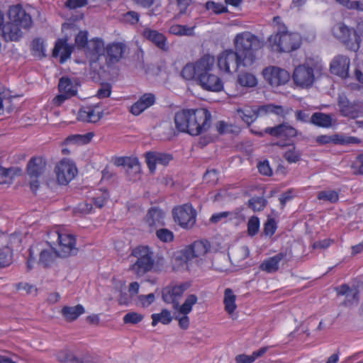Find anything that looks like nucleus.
<instances>
[{"label":"nucleus","instance_id":"nucleus-8","mask_svg":"<svg viewBox=\"0 0 363 363\" xmlns=\"http://www.w3.org/2000/svg\"><path fill=\"white\" fill-rule=\"evenodd\" d=\"M215 62V57L211 55H204L196 62H189L182 69L181 76L186 80L195 79L198 82L200 74Z\"/></svg>","mask_w":363,"mask_h":363},{"label":"nucleus","instance_id":"nucleus-63","mask_svg":"<svg viewBox=\"0 0 363 363\" xmlns=\"http://www.w3.org/2000/svg\"><path fill=\"white\" fill-rule=\"evenodd\" d=\"M179 14L183 15L187 13L188 8L191 5L192 0H175Z\"/></svg>","mask_w":363,"mask_h":363},{"label":"nucleus","instance_id":"nucleus-10","mask_svg":"<svg viewBox=\"0 0 363 363\" xmlns=\"http://www.w3.org/2000/svg\"><path fill=\"white\" fill-rule=\"evenodd\" d=\"M172 213L174 221L182 228H191L196 223V211L189 203L175 207Z\"/></svg>","mask_w":363,"mask_h":363},{"label":"nucleus","instance_id":"nucleus-21","mask_svg":"<svg viewBox=\"0 0 363 363\" xmlns=\"http://www.w3.org/2000/svg\"><path fill=\"white\" fill-rule=\"evenodd\" d=\"M193 109H183L176 113L174 116V123L176 128L183 133L194 135L191 133V127L194 123L193 118Z\"/></svg>","mask_w":363,"mask_h":363},{"label":"nucleus","instance_id":"nucleus-25","mask_svg":"<svg viewBox=\"0 0 363 363\" xmlns=\"http://www.w3.org/2000/svg\"><path fill=\"white\" fill-rule=\"evenodd\" d=\"M337 105L342 116L355 118L359 116L360 107L358 104L351 102L345 96H339Z\"/></svg>","mask_w":363,"mask_h":363},{"label":"nucleus","instance_id":"nucleus-1","mask_svg":"<svg viewBox=\"0 0 363 363\" xmlns=\"http://www.w3.org/2000/svg\"><path fill=\"white\" fill-rule=\"evenodd\" d=\"M8 16L9 21L1 27V36L7 42L18 41L23 35L22 29L31 26V16L20 5L11 6Z\"/></svg>","mask_w":363,"mask_h":363},{"label":"nucleus","instance_id":"nucleus-4","mask_svg":"<svg viewBox=\"0 0 363 363\" xmlns=\"http://www.w3.org/2000/svg\"><path fill=\"white\" fill-rule=\"evenodd\" d=\"M268 41L272 48L279 52H289L297 50L301 44V38L297 33H290L284 25L279 26L277 32L271 35Z\"/></svg>","mask_w":363,"mask_h":363},{"label":"nucleus","instance_id":"nucleus-58","mask_svg":"<svg viewBox=\"0 0 363 363\" xmlns=\"http://www.w3.org/2000/svg\"><path fill=\"white\" fill-rule=\"evenodd\" d=\"M351 167L353 169L354 174L363 175V154L356 157Z\"/></svg>","mask_w":363,"mask_h":363},{"label":"nucleus","instance_id":"nucleus-60","mask_svg":"<svg viewBox=\"0 0 363 363\" xmlns=\"http://www.w3.org/2000/svg\"><path fill=\"white\" fill-rule=\"evenodd\" d=\"M155 296L153 293L147 295H140L138 296V302L137 304H140L143 307H147L155 301Z\"/></svg>","mask_w":363,"mask_h":363},{"label":"nucleus","instance_id":"nucleus-37","mask_svg":"<svg viewBox=\"0 0 363 363\" xmlns=\"http://www.w3.org/2000/svg\"><path fill=\"white\" fill-rule=\"evenodd\" d=\"M269 347H263L257 351L252 352L251 355H247L245 354H238L235 357V360L236 363H252L256 359L262 357L265 354Z\"/></svg>","mask_w":363,"mask_h":363},{"label":"nucleus","instance_id":"nucleus-26","mask_svg":"<svg viewBox=\"0 0 363 363\" xmlns=\"http://www.w3.org/2000/svg\"><path fill=\"white\" fill-rule=\"evenodd\" d=\"M350 62V59L346 56L338 55L335 57L330 64L331 73L343 79L347 78L349 75Z\"/></svg>","mask_w":363,"mask_h":363},{"label":"nucleus","instance_id":"nucleus-3","mask_svg":"<svg viewBox=\"0 0 363 363\" xmlns=\"http://www.w3.org/2000/svg\"><path fill=\"white\" fill-rule=\"evenodd\" d=\"M234 50L245 61V65L251 66L256 60L255 52L264 45V43L257 36L250 32L238 33L233 40Z\"/></svg>","mask_w":363,"mask_h":363},{"label":"nucleus","instance_id":"nucleus-50","mask_svg":"<svg viewBox=\"0 0 363 363\" xmlns=\"http://www.w3.org/2000/svg\"><path fill=\"white\" fill-rule=\"evenodd\" d=\"M143 318L144 315L143 314L132 311L127 313L123 316V320L125 324L135 325L141 322Z\"/></svg>","mask_w":363,"mask_h":363},{"label":"nucleus","instance_id":"nucleus-43","mask_svg":"<svg viewBox=\"0 0 363 363\" xmlns=\"http://www.w3.org/2000/svg\"><path fill=\"white\" fill-rule=\"evenodd\" d=\"M17 172H20V169L15 168H4L0 167V184H9L11 182L13 177L14 174L17 173Z\"/></svg>","mask_w":363,"mask_h":363},{"label":"nucleus","instance_id":"nucleus-16","mask_svg":"<svg viewBox=\"0 0 363 363\" xmlns=\"http://www.w3.org/2000/svg\"><path fill=\"white\" fill-rule=\"evenodd\" d=\"M77 169L69 160H62L55 167L57 180L60 184L66 185L74 179Z\"/></svg>","mask_w":363,"mask_h":363},{"label":"nucleus","instance_id":"nucleus-17","mask_svg":"<svg viewBox=\"0 0 363 363\" xmlns=\"http://www.w3.org/2000/svg\"><path fill=\"white\" fill-rule=\"evenodd\" d=\"M264 79L272 86L285 84L290 79L289 72L277 67H269L262 72Z\"/></svg>","mask_w":363,"mask_h":363},{"label":"nucleus","instance_id":"nucleus-14","mask_svg":"<svg viewBox=\"0 0 363 363\" xmlns=\"http://www.w3.org/2000/svg\"><path fill=\"white\" fill-rule=\"evenodd\" d=\"M211 249V244L208 240H201L194 242L185 247L182 254L186 262L194 259L202 258Z\"/></svg>","mask_w":363,"mask_h":363},{"label":"nucleus","instance_id":"nucleus-28","mask_svg":"<svg viewBox=\"0 0 363 363\" xmlns=\"http://www.w3.org/2000/svg\"><path fill=\"white\" fill-rule=\"evenodd\" d=\"M262 113L260 106H244L238 108L236 116L240 118L248 125L253 123Z\"/></svg>","mask_w":363,"mask_h":363},{"label":"nucleus","instance_id":"nucleus-55","mask_svg":"<svg viewBox=\"0 0 363 363\" xmlns=\"http://www.w3.org/2000/svg\"><path fill=\"white\" fill-rule=\"evenodd\" d=\"M32 50L34 55L39 57H43L45 55L43 42L40 39L37 38L33 40Z\"/></svg>","mask_w":363,"mask_h":363},{"label":"nucleus","instance_id":"nucleus-57","mask_svg":"<svg viewBox=\"0 0 363 363\" xmlns=\"http://www.w3.org/2000/svg\"><path fill=\"white\" fill-rule=\"evenodd\" d=\"M336 291L337 295L339 296H346V297L349 296V294L352 295L353 298H356L358 295V291L357 289H351L348 285L342 284L339 287H337Z\"/></svg>","mask_w":363,"mask_h":363},{"label":"nucleus","instance_id":"nucleus-53","mask_svg":"<svg viewBox=\"0 0 363 363\" xmlns=\"http://www.w3.org/2000/svg\"><path fill=\"white\" fill-rule=\"evenodd\" d=\"M134 66L136 69L145 68L144 52L141 48H138L133 54Z\"/></svg>","mask_w":363,"mask_h":363},{"label":"nucleus","instance_id":"nucleus-39","mask_svg":"<svg viewBox=\"0 0 363 363\" xmlns=\"http://www.w3.org/2000/svg\"><path fill=\"white\" fill-rule=\"evenodd\" d=\"M58 88L60 93H64L70 96H74L77 93V89L72 81L68 77H62L60 79Z\"/></svg>","mask_w":363,"mask_h":363},{"label":"nucleus","instance_id":"nucleus-45","mask_svg":"<svg viewBox=\"0 0 363 363\" xmlns=\"http://www.w3.org/2000/svg\"><path fill=\"white\" fill-rule=\"evenodd\" d=\"M261 110L262 113L265 114L267 113H273L278 116H284L289 113L291 109L285 110L281 106H275L273 104H268L265 106H261Z\"/></svg>","mask_w":363,"mask_h":363},{"label":"nucleus","instance_id":"nucleus-44","mask_svg":"<svg viewBox=\"0 0 363 363\" xmlns=\"http://www.w3.org/2000/svg\"><path fill=\"white\" fill-rule=\"evenodd\" d=\"M118 19L124 23L135 25L140 20V14L134 11H129L119 16Z\"/></svg>","mask_w":363,"mask_h":363},{"label":"nucleus","instance_id":"nucleus-33","mask_svg":"<svg viewBox=\"0 0 363 363\" xmlns=\"http://www.w3.org/2000/svg\"><path fill=\"white\" fill-rule=\"evenodd\" d=\"M85 312L84 308L81 304L74 306H64L62 308L61 313L64 318L69 322L74 321L79 315Z\"/></svg>","mask_w":363,"mask_h":363},{"label":"nucleus","instance_id":"nucleus-56","mask_svg":"<svg viewBox=\"0 0 363 363\" xmlns=\"http://www.w3.org/2000/svg\"><path fill=\"white\" fill-rule=\"evenodd\" d=\"M156 235L158 239L164 242H171L174 239L173 233L167 228L157 230Z\"/></svg>","mask_w":363,"mask_h":363},{"label":"nucleus","instance_id":"nucleus-49","mask_svg":"<svg viewBox=\"0 0 363 363\" xmlns=\"http://www.w3.org/2000/svg\"><path fill=\"white\" fill-rule=\"evenodd\" d=\"M267 201L264 197H252L248 201V206L254 211H260L264 209Z\"/></svg>","mask_w":363,"mask_h":363},{"label":"nucleus","instance_id":"nucleus-19","mask_svg":"<svg viewBox=\"0 0 363 363\" xmlns=\"http://www.w3.org/2000/svg\"><path fill=\"white\" fill-rule=\"evenodd\" d=\"M314 79L313 69L306 65L298 66L293 73V79L295 84L302 88L311 86Z\"/></svg>","mask_w":363,"mask_h":363},{"label":"nucleus","instance_id":"nucleus-61","mask_svg":"<svg viewBox=\"0 0 363 363\" xmlns=\"http://www.w3.org/2000/svg\"><path fill=\"white\" fill-rule=\"evenodd\" d=\"M111 84L109 83H102L97 91V96L100 99L108 97L111 94Z\"/></svg>","mask_w":363,"mask_h":363},{"label":"nucleus","instance_id":"nucleus-54","mask_svg":"<svg viewBox=\"0 0 363 363\" xmlns=\"http://www.w3.org/2000/svg\"><path fill=\"white\" fill-rule=\"evenodd\" d=\"M259 229V220L257 216L251 217L247 223V233L250 236L255 235Z\"/></svg>","mask_w":363,"mask_h":363},{"label":"nucleus","instance_id":"nucleus-15","mask_svg":"<svg viewBox=\"0 0 363 363\" xmlns=\"http://www.w3.org/2000/svg\"><path fill=\"white\" fill-rule=\"evenodd\" d=\"M189 286L188 283H183L166 286L162 290L163 301L167 303H172L175 310L179 308V300Z\"/></svg>","mask_w":363,"mask_h":363},{"label":"nucleus","instance_id":"nucleus-34","mask_svg":"<svg viewBox=\"0 0 363 363\" xmlns=\"http://www.w3.org/2000/svg\"><path fill=\"white\" fill-rule=\"evenodd\" d=\"M195 26L190 27L186 25L174 24L169 26L168 32L177 36L191 37L195 35Z\"/></svg>","mask_w":363,"mask_h":363},{"label":"nucleus","instance_id":"nucleus-9","mask_svg":"<svg viewBox=\"0 0 363 363\" xmlns=\"http://www.w3.org/2000/svg\"><path fill=\"white\" fill-rule=\"evenodd\" d=\"M333 35L344 43L351 50H358V37L354 35V30L350 29L344 23H336L332 30Z\"/></svg>","mask_w":363,"mask_h":363},{"label":"nucleus","instance_id":"nucleus-36","mask_svg":"<svg viewBox=\"0 0 363 363\" xmlns=\"http://www.w3.org/2000/svg\"><path fill=\"white\" fill-rule=\"evenodd\" d=\"M237 84L245 88H252L257 84V79L254 74L243 72L238 75Z\"/></svg>","mask_w":363,"mask_h":363},{"label":"nucleus","instance_id":"nucleus-59","mask_svg":"<svg viewBox=\"0 0 363 363\" xmlns=\"http://www.w3.org/2000/svg\"><path fill=\"white\" fill-rule=\"evenodd\" d=\"M87 32L80 31L75 38V43L79 48H84L87 46L88 42Z\"/></svg>","mask_w":363,"mask_h":363},{"label":"nucleus","instance_id":"nucleus-24","mask_svg":"<svg viewBox=\"0 0 363 363\" xmlns=\"http://www.w3.org/2000/svg\"><path fill=\"white\" fill-rule=\"evenodd\" d=\"M145 160L150 172L153 173L157 164L166 166L173 160V156L169 153L148 152L145 155Z\"/></svg>","mask_w":363,"mask_h":363},{"label":"nucleus","instance_id":"nucleus-62","mask_svg":"<svg viewBox=\"0 0 363 363\" xmlns=\"http://www.w3.org/2000/svg\"><path fill=\"white\" fill-rule=\"evenodd\" d=\"M206 8L208 10L213 11L216 13H221L227 11V8L224 5L213 1H208L206 4Z\"/></svg>","mask_w":363,"mask_h":363},{"label":"nucleus","instance_id":"nucleus-6","mask_svg":"<svg viewBox=\"0 0 363 363\" xmlns=\"http://www.w3.org/2000/svg\"><path fill=\"white\" fill-rule=\"evenodd\" d=\"M217 65L221 72L227 74L237 72L240 67H250L245 65L240 55L233 49L225 50L218 55Z\"/></svg>","mask_w":363,"mask_h":363},{"label":"nucleus","instance_id":"nucleus-38","mask_svg":"<svg viewBox=\"0 0 363 363\" xmlns=\"http://www.w3.org/2000/svg\"><path fill=\"white\" fill-rule=\"evenodd\" d=\"M129 54L130 48L125 40L115 42V62L125 60Z\"/></svg>","mask_w":363,"mask_h":363},{"label":"nucleus","instance_id":"nucleus-2","mask_svg":"<svg viewBox=\"0 0 363 363\" xmlns=\"http://www.w3.org/2000/svg\"><path fill=\"white\" fill-rule=\"evenodd\" d=\"M132 255L137 260L130 267V269L138 277H142L149 272H160L164 265V259L157 257L154 259V252L147 246H139L135 247Z\"/></svg>","mask_w":363,"mask_h":363},{"label":"nucleus","instance_id":"nucleus-64","mask_svg":"<svg viewBox=\"0 0 363 363\" xmlns=\"http://www.w3.org/2000/svg\"><path fill=\"white\" fill-rule=\"evenodd\" d=\"M277 225L274 219L269 218L264 225V233L266 235L272 236L275 233Z\"/></svg>","mask_w":363,"mask_h":363},{"label":"nucleus","instance_id":"nucleus-29","mask_svg":"<svg viewBox=\"0 0 363 363\" xmlns=\"http://www.w3.org/2000/svg\"><path fill=\"white\" fill-rule=\"evenodd\" d=\"M72 52L73 46L69 45L66 39H60L55 43L52 50V56L57 57L60 55V62L64 63L70 57Z\"/></svg>","mask_w":363,"mask_h":363},{"label":"nucleus","instance_id":"nucleus-41","mask_svg":"<svg viewBox=\"0 0 363 363\" xmlns=\"http://www.w3.org/2000/svg\"><path fill=\"white\" fill-rule=\"evenodd\" d=\"M57 360L61 363H82L80 358L76 357L69 350H61L56 354Z\"/></svg>","mask_w":363,"mask_h":363},{"label":"nucleus","instance_id":"nucleus-31","mask_svg":"<svg viewBox=\"0 0 363 363\" xmlns=\"http://www.w3.org/2000/svg\"><path fill=\"white\" fill-rule=\"evenodd\" d=\"M286 252H279L263 261L259 266V269L268 273L275 272L279 269V262L283 259L286 260Z\"/></svg>","mask_w":363,"mask_h":363},{"label":"nucleus","instance_id":"nucleus-47","mask_svg":"<svg viewBox=\"0 0 363 363\" xmlns=\"http://www.w3.org/2000/svg\"><path fill=\"white\" fill-rule=\"evenodd\" d=\"M93 135L88 133L86 135H74L68 137L66 139L67 144H86L88 143Z\"/></svg>","mask_w":363,"mask_h":363},{"label":"nucleus","instance_id":"nucleus-22","mask_svg":"<svg viewBox=\"0 0 363 363\" xmlns=\"http://www.w3.org/2000/svg\"><path fill=\"white\" fill-rule=\"evenodd\" d=\"M197 300V296L195 294H190L186 297L184 303L179 308L176 309L179 313L183 315L182 317H175V319L179 320V325L182 329L186 330L189 328V318L187 314L191 311L192 306L196 303Z\"/></svg>","mask_w":363,"mask_h":363},{"label":"nucleus","instance_id":"nucleus-11","mask_svg":"<svg viewBox=\"0 0 363 363\" xmlns=\"http://www.w3.org/2000/svg\"><path fill=\"white\" fill-rule=\"evenodd\" d=\"M40 245L31 246L29 249V258L27 262L28 269H32V263L35 261V255L37 252H40L38 263L44 267H49L54 262L55 257H58L56 250H54L52 247L42 249Z\"/></svg>","mask_w":363,"mask_h":363},{"label":"nucleus","instance_id":"nucleus-32","mask_svg":"<svg viewBox=\"0 0 363 363\" xmlns=\"http://www.w3.org/2000/svg\"><path fill=\"white\" fill-rule=\"evenodd\" d=\"M164 213L161 209L157 207H152L147 211L145 220L149 226L157 227L164 225Z\"/></svg>","mask_w":363,"mask_h":363},{"label":"nucleus","instance_id":"nucleus-23","mask_svg":"<svg viewBox=\"0 0 363 363\" xmlns=\"http://www.w3.org/2000/svg\"><path fill=\"white\" fill-rule=\"evenodd\" d=\"M142 35L144 38L154 44L160 50L167 52L169 46L166 36L157 30L146 28L143 30Z\"/></svg>","mask_w":363,"mask_h":363},{"label":"nucleus","instance_id":"nucleus-46","mask_svg":"<svg viewBox=\"0 0 363 363\" xmlns=\"http://www.w3.org/2000/svg\"><path fill=\"white\" fill-rule=\"evenodd\" d=\"M301 157V152L296 150L294 145H290L289 149L284 154V157L289 163H296L298 162Z\"/></svg>","mask_w":363,"mask_h":363},{"label":"nucleus","instance_id":"nucleus-42","mask_svg":"<svg viewBox=\"0 0 363 363\" xmlns=\"http://www.w3.org/2000/svg\"><path fill=\"white\" fill-rule=\"evenodd\" d=\"M235 296L230 289H226L224 294V304L225 310L229 313H233L236 308Z\"/></svg>","mask_w":363,"mask_h":363},{"label":"nucleus","instance_id":"nucleus-30","mask_svg":"<svg viewBox=\"0 0 363 363\" xmlns=\"http://www.w3.org/2000/svg\"><path fill=\"white\" fill-rule=\"evenodd\" d=\"M46 167V161L40 157H32L27 164V172L32 178H38L42 175Z\"/></svg>","mask_w":363,"mask_h":363},{"label":"nucleus","instance_id":"nucleus-51","mask_svg":"<svg viewBox=\"0 0 363 363\" xmlns=\"http://www.w3.org/2000/svg\"><path fill=\"white\" fill-rule=\"evenodd\" d=\"M11 263V250L5 247L0 249V268L9 266Z\"/></svg>","mask_w":363,"mask_h":363},{"label":"nucleus","instance_id":"nucleus-40","mask_svg":"<svg viewBox=\"0 0 363 363\" xmlns=\"http://www.w3.org/2000/svg\"><path fill=\"white\" fill-rule=\"evenodd\" d=\"M152 319V325L155 326L158 323L167 325L171 323L172 316L167 309H162L160 313H154L151 315Z\"/></svg>","mask_w":363,"mask_h":363},{"label":"nucleus","instance_id":"nucleus-12","mask_svg":"<svg viewBox=\"0 0 363 363\" xmlns=\"http://www.w3.org/2000/svg\"><path fill=\"white\" fill-rule=\"evenodd\" d=\"M192 118L194 123L191 127V133L194 135H199L209 129L211 123V114L207 109H193Z\"/></svg>","mask_w":363,"mask_h":363},{"label":"nucleus","instance_id":"nucleus-20","mask_svg":"<svg viewBox=\"0 0 363 363\" xmlns=\"http://www.w3.org/2000/svg\"><path fill=\"white\" fill-rule=\"evenodd\" d=\"M253 133L261 137L264 135V133H267L273 137L286 139L294 138L297 135V130L287 123H283L274 127L266 128L264 132L254 131Z\"/></svg>","mask_w":363,"mask_h":363},{"label":"nucleus","instance_id":"nucleus-52","mask_svg":"<svg viewBox=\"0 0 363 363\" xmlns=\"http://www.w3.org/2000/svg\"><path fill=\"white\" fill-rule=\"evenodd\" d=\"M318 199L319 200L335 203L339 199V195L335 191H323L318 193Z\"/></svg>","mask_w":363,"mask_h":363},{"label":"nucleus","instance_id":"nucleus-35","mask_svg":"<svg viewBox=\"0 0 363 363\" xmlns=\"http://www.w3.org/2000/svg\"><path fill=\"white\" fill-rule=\"evenodd\" d=\"M310 123L316 126L329 128L332 125V117L329 114L316 112L311 116Z\"/></svg>","mask_w":363,"mask_h":363},{"label":"nucleus","instance_id":"nucleus-13","mask_svg":"<svg viewBox=\"0 0 363 363\" xmlns=\"http://www.w3.org/2000/svg\"><path fill=\"white\" fill-rule=\"evenodd\" d=\"M214 64L215 62H213L211 67L201 72L197 83L205 90L218 92L223 89V84L218 76L211 73Z\"/></svg>","mask_w":363,"mask_h":363},{"label":"nucleus","instance_id":"nucleus-7","mask_svg":"<svg viewBox=\"0 0 363 363\" xmlns=\"http://www.w3.org/2000/svg\"><path fill=\"white\" fill-rule=\"evenodd\" d=\"M49 238H56L58 242V248L56 250L58 257H67L77 255L78 249L76 247V238L73 234L53 231L49 234Z\"/></svg>","mask_w":363,"mask_h":363},{"label":"nucleus","instance_id":"nucleus-18","mask_svg":"<svg viewBox=\"0 0 363 363\" xmlns=\"http://www.w3.org/2000/svg\"><path fill=\"white\" fill-rule=\"evenodd\" d=\"M115 165L125 169L129 180L136 181L140 178V164L136 157H121L115 159Z\"/></svg>","mask_w":363,"mask_h":363},{"label":"nucleus","instance_id":"nucleus-27","mask_svg":"<svg viewBox=\"0 0 363 363\" xmlns=\"http://www.w3.org/2000/svg\"><path fill=\"white\" fill-rule=\"evenodd\" d=\"M105 114L99 105L87 106L81 109L78 119L84 122L96 123Z\"/></svg>","mask_w":363,"mask_h":363},{"label":"nucleus","instance_id":"nucleus-48","mask_svg":"<svg viewBox=\"0 0 363 363\" xmlns=\"http://www.w3.org/2000/svg\"><path fill=\"white\" fill-rule=\"evenodd\" d=\"M108 194L106 191H99L95 196L91 198L92 203L97 208H102L107 202Z\"/></svg>","mask_w":363,"mask_h":363},{"label":"nucleus","instance_id":"nucleus-5","mask_svg":"<svg viewBox=\"0 0 363 363\" xmlns=\"http://www.w3.org/2000/svg\"><path fill=\"white\" fill-rule=\"evenodd\" d=\"M85 53L91 62H99L111 67L113 63L112 45L110 44L106 48L104 42L100 39H93L89 41Z\"/></svg>","mask_w":363,"mask_h":363}]
</instances>
